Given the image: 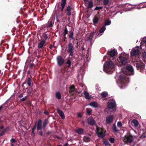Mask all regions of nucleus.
<instances>
[{
  "label": "nucleus",
  "instance_id": "obj_8",
  "mask_svg": "<svg viewBox=\"0 0 146 146\" xmlns=\"http://www.w3.org/2000/svg\"><path fill=\"white\" fill-rule=\"evenodd\" d=\"M133 136L131 135H126L124 136L123 141L125 143H131L133 141Z\"/></svg>",
  "mask_w": 146,
  "mask_h": 146
},
{
  "label": "nucleus",
  "instance_id": "obj_55",
  "mask_svg": "<svg viewBox=\"0 0 146 146\" xmlns=\"http://www.w3.org/2000/svg\"><path fill=\"white\" fill-rule=\"evenodd\" d=\"M45 40H46L47 39V38H48L47 35L46 34H45L43 36Z\"/></svg>",
  "mask_w": 146,
  "mask_h": 146
},
{
  "label": "nucleus",
  "instance_id": "obj_32",
  "mask_svg": "<svg viewBox=\"0 0 146 146\" xmlns=\"http://www.w3.org/2000/svg\"><path fill=\"white\" fill-rule=\"evenodd\" d=\"M108 93L106 92H103L101 94V95L103 98H105L108 96Z\"/></svg>",
  "mask_w": 146,
  "mask_h": 146
},
{
  "label": "nucleus",
  "instance_id": "obj_14",
  "mask_svg": "<svg viewBox=\"0 0 146 146\" xmlns=\"http://www.w3.org/2000/svg\"><path fill=\"white\" fill-rule=\"evenodd\" d=\"M115 106V102L114 101H111L108 103V107L109 109H113Z\"/></svg>",
  "mask_w": 146,
  "mask_h": 146
},
{
  "label": "nucleus",
  "instance_id": "obj_11",
  "mask_svg": "<svg viewBox=\"0 0 146 146\" xmlns=\"http://www.w3.org/2000/svg\"><path fill=\"white\" fill-rule=\"evenodd\" d=\"M57 61L58 64L60 66L62 65L64 62V58L61 56H57Z\"/></svg>",
  "mask_w": 146,
  "mask_h": 146
},
{
  "label": "nucleus",
  "instance_id": "obj_48",
  "mask_svg": "<svg viewBox=\"0 0 146 146\" xmlns=\"http://www.w3.org/2000/svg\"><path fill=\"white\" fill-rule=\"evenodd\" d=\"M117 126L118 127H121L122 126V125L121 122H118L117 123Z\"/></svg>",
  "mask_w": 146,
  "mask_h": 146
},
{
  "label": "nucleus",
  "instance_id": "obj_61",
  "mask_svg": "<svg viewBox=\"0 0 146 146\" xmlns=\"http://www.w3.org/2000/svg\"><path fill=\"white\" fill-rule=\"evenodd\" d=\"M23 94H21L19 95V98H21L23 97Z\"/></svg>",
  "mask_w": 146,
  "mask_h": 146
},
{
  "label": "nucleus",
  "instance_id": "obj_39",
  "mask_svg": "<svg viewBox=\"0 0 146 146\" xmlns=\"http://www.w3.org/2000/svg\"><path fill=\"white\" fill-rule=\"evenodd\" d=\"M68 33V31L67 28L65 27L64 30V31L63 32V35H66Z\"/></svg>",
  "mask_w": 146,
  "mask_h": 146
},
{
  "label": "nucleus",
  "instance_id": "obj_1",
  "mask_svg": "<svg viewBox=\"0 0 146 146\" xmlns=\"http://www.w3.org/2000/svg\"><path fill=\"white\" fill-rule=\"evenodd\" d=\"M114 62L111 60L106 62L104 65V70L106 72L111 74L114 70Z\"/></svg>",
  "mask_w": 146,
  "mask_h": 146
},
{
  "label": "nucleus",
  "instance_id": "obj_40",
  "mask_svg": "<svg viewBox=\"0 0 146 146\" xmlns=\"http://www.w3.org/2000/svg\"><path fill=\"white\" fill-rule=\"evenodd\" d=\"M111 22L110 20H106L105 22V25H105V26L106 25H109L111 24Z\"/></svg>",
  "mask_w": 146,
  "mask_h": 146
},
{
  "label": "nucleus",
  "instance_id": "obj_42",
  "mask_svg": "<svg viewBox=\"0 0 146 146\" xmlns=\"http://www.w3.org/2000/svg\"><path fill=\"white\" fill-rule=\"evenodd\" d=\"M33 92V90L32 89H28L27 91V92L29 94L31 95Z\"/></svg>",
  "mask_w": 146,
  "mask_h": 146
},
{
  "label": "nucleus",
  "instance_id": "obj_57",
  "mask_svg": "<svg viewBox=\"0 0 146 146\" xmlns=\"http://www.w3.org/2000/svg\"><path fill=\"white\" fill-rule=\"evenodd\" d=\"M39 134L40 135L42 136L43 134V132L42 131H40L39 132Z\"/></svg>",
  "mask_w": 146,
  "mask_h": 146
},
{
  "label": "nucleus",
  "instance_id": "obj_21",
  "mask_svg": "<svg viewBox=\"0 0 146 146\" xmlns=\"http://www.w3.org/2000/svg\"><path fill=\"white\" fill-rule=\"evenodd\" d=\"M95 33V31H93V32H91L87 40L89 42H90L91 44L92 40V38L94 35Z\"/></svg>",
  "mask_w": 146,
  "mask_h": 146
},
{
  "label": "nucleus",
  "instance_id": "obj_29",
  "mask_svg": "<svg viewBox=\"0 0 146 146\" xmlns=\"http://www.w3.org/2000/svg\"><path fill=\"white\" fill-rule=\"evenodd\" d=\"M84 141L85 142H88L90 141V139L89 137L85 136L83 138Z\"/></svg>",
  "mask_w": 146,
  "mask_h": 146
},
{
  "label": "nucleus",
  "instance_id": "obj_17",
  "mask_svg": "<svg viewBox=\"0 0 146 146\" xmlns=\"http://www.w3.org/2000/svg\"><path fill=\"white\" fill-rule=\"evenodd\" d=\"M42 121L40 119H39L38 121L37 130V131L40 130L42 129Z\"/></svg>",
  "mask_w": 146,
  "mask_h": 146
},
{
  "label": "nucleus",
  "instance_id": "obj_3",
  "mask_svg": "<svg viewBox=\"0 0 146 146\" xmlns=\"http://www.w3.org/2000/svg\"><path fill=\"white\" fill-rule=\"evenodd\" d=\"M129 56L128 54H122L119 56L120 62L121 64L124 65L128 62V59Z\"/></svg>",
  "mask_w": 146,
  "mask_h": 146
},
{
  "label": "nucleus",
  "instance_id": "obj_44",
  "mask_svg": "<svg viewBox=\"0 0 146 146\" xmlns=\"http://www.w3.org/2000/svg\"><path fill=\"white\" fill-rule=\"evenodd\" d=\"M109 0H104L103 3L104 5H107L108 4Z\"/></svg>",
  "mask_w": 146,
  "mask_h": 146
},
{
  "label": "nucleus",
  "instance_id": "obj_52",
  "mask_svg": "<svg viewBox=\"0 0 146 146\" xmlns=\"http://www.w3.org/2000/svg\"><path fill=\"white\" fill-rule=\"evenodd\" d=\"M10 141L12 143H15L16 142V141L15 139L12 138L10 140Z\"/></svg>",
  "mask_w": 146,
  "mask_h": 146
},
{
  "label": "nucleus",
  "instance_id": "obj_6",
  "mask_svg": "<svg viewBox=\"0 0 146 146\" xmlns=\"http://www.w3.org/2000/svg\"><path fill=\"white\" fill-rule=\"evenodd\" d=\"M96 133L98 137L100 138H103L105 136V132L103 129L100 128L96 126Z\"/></svg>",
  "mask_w": 146,
  "mask_h": 146
},
{
  "label": "nucleus",
  "instance_id": "obj_13",
  "mask_svg": "<svg viewBox=\"0 0 146 146\" xmlns=\"http://www.w3.org/2000/svg\"><path fill=\"white\" fill-rule=\"evenodd\" d=\"M131 55L133 56H137L139 55V49H133L130 52Z\"/></svg>",
  "mask_w": 146,
  "mask_h": 146
},
{
  "label": "nucleus",
  "instance_id": "obj_43",
  "mask_svg": "<svg viewBox=\"0 0 146 146\" xmlns=\"http://www.w3.org/2000/svg\"><path fill=\"white\" fill-rule=\"evenodd\" d=\"M109 141L111 143H113L114 142L115 139L113 138H111L109 139Z\"/></svg>",
  "mask_w": 146,
  "mask_h": 146
},
{
  "label": "nucleus",
  "instance_id": "obj_25",
  "mask_svg": "<svg viewBox=\"0 0 146 146\" xmlns=\"http://www.w3.org/2000/svg\"><path fill=\"white\" fill-rule=\"evenodd\" d=\"M84 93L86 99L87 100H90V97L89 93L85 90L84 91Z\"/></svg>",
  "mask_w": 146,
  "mask_h": 146
},
{
  "label": "nucleus",
  "instance_id": "obj_10",
  "mask_svg": "<svg viewBox=\"0 0 146 146\" xmlns=\"http://www.w3.org/2000/svg\"><path fill=\"white\" fill-rule=\"evenodd\" d=\"M32 77L31 76H30L29 77H28L26 79L25 81L23 82L22 84V86L23 87L24 84L27 83L28 86L30 87L31 84H33V83L32 81Z\"/></svg>",
  "mask_w": 146,
  "mask_h": 146
},
{
  "label": "nucleus",
  "instance_id": "obj_36",
  "mask_svg": "<svg viewBox=\"0 0 146 146\" xmlns=\"http://www.w3.org/2000/svg\"><path fill=\"white\" fill-rule=\"evenodd\" d=\"M86 112L88 113V115H90L91 114V112L92 111V110L91 109L87 108L86 109Z\"/></svg>",
  "mask_w": 146,
  "mask_h": 146
},
{
  "label": "nucleus",
  "instance_id": "obj_37",
  "mask_svg": "<svg viewBox=\"0 0 146 146\" xmlns=\"http://www.w3.org/2000/svg\"><path fill=\"white\" fill-rule=\"evenodd\" d=\"M133 123L135 126H137L138 124V121L135 119H134L132 121Z\"/></svg>",
  "mask_w": 146,
  "mask_h": 146
},
{
  "label": "nucleus",
  "instance_id": "obj_34",
  "mask_svg": "<svg viewBox=\"0 0 146 146\" xmlns=\"http://www.w3.org/2000/svg\"><path fill=\"white\" fill-rule=\"evenodd\" d=\"M66 64H68V68L71 67V62L70 58H68L67 59V60L66 62Z\"/></svg>",
  "mask_w": 146,
  "mask_h": 146
},
{
  "label": "nucleus",
  "instance_id": "obj_54",
  "mask_svg": "<svg viewBox=\"0 0 146 146\" xmlns=\"http://www.w3.org/2000/svg\"><path fill=\"white\" fill-rule=\"evenodd\" d=\"M102 34L99 33H97L96 34V36L97 38L98 36H100L102 35Z\"/></svg>",
  "mask_w": 146,
  "mask_h": 146
},
{
  "label": "nucleus",
  "instance_id": "obj_60",
  "mask_svg": "<svg viewBox=\"0 0 146 146\" xmlns=\"http://www.w3.org/2000/svg\"><path fill=\"white\" fill-rule=\"evenodd\" d=\"M3 105H2L0 106V111L3 108Z\"/></svg>",
  "mask_w": 146,
  "mask_h": 146
},
{
  "label": "nucleus",
  "instance_id": "obj_46",
  "mask_svg": "<svg viewBox=\"0 0 146 146\" xmlns=\"http://www.w3.org/2000/svg\"><path fill=\"white\" fill-rule=\"evenodd\" d=\"M103 8L102 7H96L95 9L94 10H97L102 9Z\"/></svg>",
  "mask_w": 146,
  "mask_h": 146
},
{
  "label": "nucleus",
  "instance_id": "obj_7",
  "mask_svg": "<svg viewBox=\"0 0 146 146\" xmlns=\"http://www.w3.org/2000/svg\"><path fill=\"white\" fill-rule=\"evenodd\" d=\"M74 50V47L72 43L70 42H69L68 45L67 52L69 54L70 56H73Z\"/></svg>",
  "mask_w": 146,
  "mask_h": 146
},
{
  "label": "nucleus",
  "instance_id": "obj_2",
  "mask_svg": "<svg viewBox=\"0 0 146 146\" xmlns=\"http://www.w3.org/2000/svg\"><path fill=\"white\" fill-rule=\"evenodd\" d=\"M66 4V0H61L60 4H58V5L57 6V10L55 14L56 18H58V15L61 17L64 15V14L62 13H61L60 14V11H61L62 12L64 11V8Z\"/></svg>",
  "mask_w": 146,
  "mask_h": 146
},
{
  "label": "nucleus",
  "instance_id": "obj_4",
  "mask_svg": "<svg viewBox=\"0 0 146 146\" xmlns=\"http://www.w3.org/2000/svg\"><path fill=\"white\" fill-rule=\"evenodd\" d=\"M123 73L126 75H133L134 72L133 66L131 65H127L126 66L125 70L123 71Z\"/></svg>",
  "mask_w": 146,
  "mask_h": 146
},
{
  "label": "nucleus",
  "instance_id": "obj_19",
  "mask_svg": "<svg viewBox=\"0 0 146 146\" xmlns=\"http://www.w3.org/2000/svg\"><path fill=\"white\" fill-rule=\"evenodd\" d=\"M136 67L137 69H139L140 72H141L142 70L143 71L145 68V65H143L142 66V65L140 63H137L136 64Z\"/></svg>",
  "mask_w": 146,
  "mask_h": 146
},
{
  "label": "nucleus",
  "instance_id": "obj_18",
  "mask_svg": "<svg viewBox=\"0 0 146 146\" xmlns=\"http://www.w3.org/2000/svg\"><path fill=\"white\" fill-rule=\"evenodd\" d=\"M46 43V41L44 39L42 40L40 42H39L38 44V49H42Z\"/></svg>",
  "mask_w": 146,
  "mask_h": 146
},
{
  "label": "nucleus",
  "instance_id": "obj_9",
  "mask_svg": "<svg viewBox=\"0 0 146 146\" xmlns=\"http://www.w3.org/2000/svg\"><path fill=\"white\" fill-rule=\"evenodd\" d=\"M74 8L70 5H68L65 9V12L66 15L68 16H70L71 15L72 11L73 10Z\"/></svg>",
  "mask_w": 146,
  "mask_h": 146
},
{
  "label": "nucleus",
  "instance_id": "obj_28",
  "mask_svg": "<svg viewBox=\"0 0 146 146\" xmlns=\"http://www.w3.org/2000/svg\"><path fill=\"white\" fill-rule=\"evenodd\" d=\"M99 21L98 18L96 16H95L93 19V23L95 24L97 23Z\"/></svg>",
  "mask_w": 146,
  "mask_h": 146
},
{
  "label": "nucleus",
  "instance_id": "obj_35",
  "mask_svg": "<svg viewBox=\"0 0 146 146\" xmlns=\"http://www.w3.org/2000/svg\"><path fill=\"white\" fill-rule=\"evenodd\" d=\"M112 129L114 131L116 132H118L119 131L117 129L116 126L115 124H113V126L112 127Z\"/></svg>",
  "mask_w": 146,
  "mask_h": 146
},
{
  "label": "nucleus",
  "instance_id": "obj_64",
  "mask_svg": "<svg viewBox=\"0 0 146 146\" xmlns=\"http://www.w3.org/2000/svg\"><path fill=\"white\" fill-rule=\"evenodd\" d=\"M78 117H82V116L81 114L80 113H79L78 114Z\"/></svg>",
  "mask_w": 146,
  "mask_h": 146
},
{
  "label": "nucleus",
  "instance_id": "obj_51",
  "mask_svg": "<svg viewBox=\"0 0 146 146\" xmlns=\"http://www.w3.org/2000/svg\"><path fill=\"white\" fill-rule=\"evenodd\" d=\"M142 57L143 58L146 59V53L145 52L142 55Z\"/></svg>",
  "mask_w": 146,
  "mask_h": 146
},
{
  "label": "nucleus",
  "instance_id": "obj_45",
  "mask_svg": "<svg viewBox=\"0 0 146 146\" xmlns=\"http://www.w3.org/2000/svg\"><path fill=\"white\" fill-rule=\"evenodd\" d=\"M27 96H25L24 97H23V98H22L20 100V102L25 101V100H26V99H27Z\"/></svg>",
  "mask_w": 146,
  "mask_h": 146
},
{
  "label": "nucleus",
  "instance_id": "obj_22",
  "mask_svg": "<svg viewBox=\"0 0 146 146\" xmlns=\"http://www.w3.org/2000/svg\"><path fill=\"white\" fill-rule=\"evenodd\" d=\"M57 111L61 117L62 119H64L65 118V116L63 111L58 109H57Z\"/></svg>",
  "mask_w": 146,
  "mask_h": 146
},
{
  "label": "nucleus",
  "instance_id": "obj_62",
  "mask_svg": "<svg viewBox=\"0 0 146 146\" xmlns=\"http://www.w3.org/2000/svg\"><path fill=\"white\" fill-rule=\"evenodd\" d=\"M80 42H77V43H76V48H78V46L80 45Z\"/></svg>",
  "mask_w": 146,
  "mask_h": 146
},
{
  "label": "nucleus",
  "instance_id": "obj_58",
  "mask_svg": "<svg viewBox=\"0 0 146 146\" xmlns=\"http://www.w3.org/2000/svg\"><path fill=\"white\" fill-rule=\"evenodd\" d=\"M44 113L46 115H48L49 114V113L47 110H45Z\"/></svg>",
  "mask_w": 146,
  "mask_h": 146
},
{
  "label": "nucleus",
  "instance_id": "obj_26",
  "mask_svg": "<svg viewBox=\"0 0 146 146\" xmlns=\"http://www.w3.org/2000/svg\"><path fill=\"white\" fill-rule=\"evenodd\" d=\"M90 105L95 108H97L98 107V104L96 102H93L91 103Z\"/></svg>",
  "mask_w": 146,
  "mask_h": 146
},
{
  "label": "nucleus",
  "instance_id": "obj_24",
  "mask_svg": "<svg viewBox=\"0 0 146 146\" xmlns=\"http://www.w3.org/2000/svg\"><path fill=\"white\" fill-rule=\"evenodd\" d=\"M49 121H48V119H45L44 120L42 125V128L43 129H44L46 127Z\"/></svg>",
  "mask_w": 146,
  "mask_h": 146
},
{
  "label": "nucleus",
  "instance_id": "obj_50",
  "mask_svg": "<svg viewBox=\"0 0 146 146\" xmlns=\"http://www.w3.org/2000/svg\"><path fill=\"white\" fill-rule=\"evenodd\" d=\"M9 129V127H7L5 128L3 130L5 132H6L8 131Z\"/></svg>",
  "mask_w": 146,
  "mask_h": 146
},
{
  "label": "nucleus",
  "instance_id": "obj_15",
  "mask_svg": "<svg viewBox=\"0 0 146 146\" xmlns=\"http://www.w3.org/2000/svg\"><path fill=\"white\" fill-rule=\"evenodd\" d=\"M54 23V20L53 19H50L46 23L47 28L52 27Z\"/></svg>",
  "mask_w": 146,
  "mask_h": 146
},
{
  "label": "nucleus",
  "instance_id": "obj_47",
  "mask_svg": "<svg viewBox=\"0 0 146 146\" xmlns=\"http://www.w3.org/2000/svg\"><path fill=\"white\" fill-rule=\"evenodd\" d=\"M37 123V122H36L34 126L32 128V131H34V130L35 129L36 127V124Z\"/></svg>",
  "mask_w": 146,
  "mask_h": 146
},
{
  "label": "nucleus",
  "instance_id": "obj_27",
  "mask_svg": "<svg viewBox=\"0 0 146 146\" xmlns=\"http://www.w3.org/2000/svg\"><path fill=\"white\" fill-rule=\"evenodd\" d=\"M69 34L68 35V37L69 38L74 39V38L73 37V35H74L73 31H71L69 32Z\"/></svg>",
  "mask_w": 146,
  "mask_h": 146
},
{
  "label": "nucleus",
  "instance_id": "obj_23",
  "mask_svg": "<svg viewBox=\"0 0 146 146\" xmlns=\"http://www.w3.org/2000/svg\"><path fill=\"white\" fill-rule=\"evenodd\" d=\"M88 123L89 125H95V122L93 118L89 119L88 121Z\"/></svg>",
  "mask_w": 146,
  "mask_h": 146
},
{
  "label": "nucleus",
  "instance_id": "obj_12",
  "mask_svg": "<svg viewBox=\"0 0 146 146\" xmlns=\"http://www.w3.org/2000/svg\"><path fill=\"white\" fill-rule=\"evenodd\" d=\"M77 92L76 89L74 85H72L70 86L69 90V93L70 95L73 96L74 94V93Z\"/></svg>",
  "mask_w": 146,
  "mask_h": 146
},
{
  "label": "nucleus",
  "instance_id": "obj_63",
  "mask_svg": "<svg viewBox=\"0 0 146 146\" xmlns=\"http://www.w3.org/2000/svg\"><path fill=\"white\" fill-rule=\"evenodd\" d=\"M142 41L144 43L146 42V38H143Z\"/></svg>",
  "mask_w": 146,
  "mask_h": 146
},
{
  "label": "nucleus",
  "instance_id": "obj_16",
  "mask_svg": "<svg viewBox=\"0 0 146 146\" xmlns=\"http://www.w3.org/2000/svg\"><path fill=\"white\" fill-rule=\"evenodd\" d=\"M114 116L113 115H110L106 117V122L109 124L112 122Z\"/></svg>",
  "mask_w": 146,
  "mask_h": 146
},
{
  "label": "nucleus",
  "instance_id": "obj_31",
  "mask_svg": "<svg viewBox=\"0 0 146 146\" xmlns=\"http://www.w3.org/2000/svg\"><path fill=\"white\" fill-rule=\"evenodd\" d=\"M110 57H113L115 55V50H113L110 51Z\"/></svg>",
  "mask_w": 146,
  "mask_h": 146
},
{
  "label": "nucleus",
  "instance_id": "obj_5",
  "mask_svg": "<svg viewBox=\"0 0 146 146\" xmlns=\"http://www.w3.org/2000/svg\"><path fill=\"white\" fill-rule=\"evenodd\" d=\"M125 74H122L119 77V81L123 86H125L126 84L129 82L128 78Z\"/></svg>",
  "mask_w": 146,
  "mask_h": 146
},
{
  "label": "nucleus",
  "instance_id": "obj_56",
  "mask_svg": "<svg viewBox=\"0 0 146 146\" xmlns=\"http://www.w3.org/2000/svg\"><path fill=\"white\" fill-rule=\"evenodd\" d=\"M5 132L3 130L0 133V136H3L4 135Z\"/></svg>",
  "mask_w": 146,
  "mask_h": 146
},
{
  "label": "nucleus",
  "instance_id": "obj_38",
  "mask_svg": "<svg viewBox=\"0 0 146 146\" xmlns=\"http://www.w3.org/2000/svg\"><path fill=\"white\" fill-rule=\"evenodd\" d=\"M93 7V3L92 1H90L89 2L87 8L88 9L91 8Z\"/></svg>",
  "mask_w": 146,
  "mask_h": 146
},
{
  "label": "nucleus",
  "instance_id": "obj_49",
  "mask_svg": "<svg viewBox=\"0 0 146 146\" xmlns=\"http://www.w3.org/2000/svg\"><path fill=\"white\" fill-rule=\"evenodd\" d=\"M104 143L106 146L108 145L109 144V143L107 140L105 141L104 142Z\"/></svg>",
  "mask_w": 146,
  "mask_h": 146
},
{
  "label": "nucleus",
  "instance_id": "obj_33",
  "mask_svg": "<svg viewBox=\"0 0 146 146\" xmlns=\"http://www.w3.org/2000/svg\"><path fill=\"white\" fill-rule=\"evenodd\" d=\"M56 98L58 99H60L61 98V96L60 93L59 92H56Z\"/></svg>",
  "mask_w": 146,
  "mask_h": 146
},
{
  "label": "nucleus",
  "instance_id": "obj_20",
  "mask_svg": "<svg viewBox=\"0 0 146 146\" xmlns=\"http://www.w3.org/2000/svg\"><path fill=\"white\" fill-rule=\"evenodd\" d=\"M84 129L82 128H80L79 127H76L75 129V131L79 135L82 134Z\"/></svg>",
  "mask_w": 146,
  "mask_h": 146
},
{
  "label": "nucleus",
  "instance_id": "obj_30",
  "mask_svg": "<svg viewBox=\"0 0 146 146\" xmlns=\"http://www.w3.org/2000/svg\"><path fill=\"white\" fill-rule=\"evenodd\" d=\"M106 26L105 25H103L99 30L100 33H103L106 30Z\"/></svg>",
  "mask_w": 146,
  "mask_h": 146
},
{
  "label": "nucleus",
  "instance_id": "obj_53",
  "mask_svg": "<svg viewBox=\"0 0 146 146\" xmlns=\"http://www.w3.org/2000/svg\"><path fill=\"white\" fill-rule=\"evenodd\" d=\"M34 66V64L33 63H31L29 66V68H33Z\"/></svg>",
  "mask_w": 146,
  "mask_h": 146
},
{
  "label": "nucleus",
  "instance_id": "obj_59",
  "mask_svg": "<svg viewBox=\"0 0 146 146\" xmlns=\"http://www.w3.org/2000/svg\"><path fill=\"white\" fill-rule=\"evenodd\" d=\"M35 135L34 131H32L31 133V135L32 136L34 137Z\"/></svg>",
  "mask_w": 146,
  "mask_h": 146
},
{
  "label": "nucleus",
  "instance_id": "obj_41",
  "mask_svg": "<svg viewBox=\"0 0 146 146\" xmlns=\"http://www.w3.org/2000/svg\"><path fill=\"white\" fill-rule=\"evenodd\" d=\"M25 104L28 106H32L31 102L29 101H27L25 103Z\"/></svg>",
  "mask_w": 146,
  "mask_h": 146
}]
</instances>
